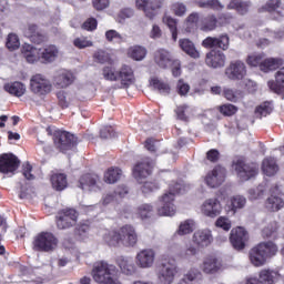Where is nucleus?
Here are the masks:
<instances>
[{
    "label": "nucleus",
    "mask_w": 284,
    "mask_h": 284,
    "mask_svg": "<svg viewBox=\"0 0 284 284\" xmlns=\"http://www.w3.org/2000/svg\"><path fill=\"white\" fill-rule=\"evenodd\" d=\"M93 61L95 63H110L102 68V77L105 81H118L121 88H130L134 83V70L128 64H122V67L116 70L112 63V55L105 50L99 49L93 53Z\"/></svg>",
    "instance_id": "f257e3e1"
},
{
    "label": "nucleus",
    "mask_w": 284,
    "mask_h": 284,
    "mask_svg": "<svg viewBox=\"0 0 284 284\" xmlns=\"http://www.w3.org/2000/svg\"><path fill=\"white\" fill-rule=\"evenodd\" d=\"M187 190H190V185L185 183H171L169 191L158 200L156 212L159 216H174L176 214V204H174L176 194H185Z\"/></svg>",
    "instance_id": "f03ea898"
},
{
    "label": "nucleus",
    "mask_w": 284,
    "mask_h": 284,
    "mask_svg": "<svg viewBox=\"0 0 284 284\" xmlns=\"http://www.w3.org/2000/svg\"><path fill=\"white\" fill-rule=\"evenodd\" d=\"M118 274L119 268L108 262H98L91 272L93 281L99 284H121Z\"/></svg>",
    "instance_id": "7ed1b4c3"
},
{
    "label": "nucleus",
    "mask_w": 284,
    "mask_h": 284,
    "mask_svg": "<svg viewBox=\"0 0 284 284\" xmlns=\"http://www.w3.org/2000/svg\"><path fill=\"white\" fill-rule=\"evenodd\" d=\"M277 253L278 246L274 242H264L250 251L248 258L254 267H263L267 263V258L276 256Z\"/></svg>",
    "instance_id": "20e7f679"
},
{
    "label": "nucleus",
    "mask_w": 284,
    "mask_h": 284,
    "mask_svg": "<svg viewBox=\"0 0 284 284\" xmlns=\"http://www.w3.org/2000/svg\"><path fill=\"white\" fill-rule=\"evenodd\" d=\"M180 268L176 262L169 260L162 262L156 270V284H173L179 275Z\"/></svg>",
    "instance_id": "39448f33"
},
{
    "label": "nucleus",
    "mask_w": 284,
    "mask_h": 284,
    "mask_svg": "<svg viewBox=\"0 0 284 284\" xmlns=\"http://www.w3.org/2000/svg\"><path fill=\"white\" fill-rule=\"evenodd\" d=\"M32 245L36 252H54L59 247V239L51 232H41L34 236Z\"/></svg>",
    "instance_id": "423d86ee"
},
{
    "label": "nucleus",
    "mask_w": 284,
    "mask_h": 284,
    "mask_svg": "<svg viewBox=\"0 0 284 284\" xmlns=\"http://www.w3.org/2000/svg\"><path fill=\"white\" fill-rule=\"evenodd\" d=\"M283 61L280 59L268 58L263 61V55L261 54H251L247 58V64L256 68L260 65L262 72H272V70H278Z\"/></svg>",
    "instance_id": "0eeeda50"
},
{
    "label": "nucleus",
    "mask_w": 284,
    "mask_h": 284,
    "mask_svg": "<svg viewBox=\"0 0 284 284\" xmlns=\"http://www.w3.org/2000/svg\"><path fill=\"white\" fill-rule=\"evenodd\" d=\"M264 207L266 212H281L283 210L284 199L278 184H274L270 189V195L264 202Z\"/></svg>",
    "instance_id": "6e6552de"
},
{
    "label": "nucleus",
    "mask_w": 284,
    "mask_h": 284,
    "mask_svg": "<svg viewBox=\"0 0 284 284\" xmlns=\"http://www.w3.org/2000/svg\"><path fill=\"white\" fill-rule=\"evenodd\" d=\"M30 90L38 97H45L52 92V82L41 73H37L30 79Z\"/></svg>",
    "instance_id": "1a4fd4ad"
},
{
    "label": "nucleus",
    "mask_w": 284,
    "mask_h": 284,
    "mask_svg": "<svg viewBox=\"0 0 284 284\" xmlns=\"http://www.w3.org/2000/svg\"><path fill=\"white\" fill-rule=\"evenodd\" d=\"M233 168L241 181H250V179L258 176V164L256 163L247 164L243 160H237L234 162Z\"/></svg>",
    "instance_id": "9d476101"
},
{
    "label": "nucleus",
    "mask_w": 284,
    "mask_h": 284,
    "mask_svg": "<svg viewBox=\"0 0 284 284\" xmlns=\"http://www.w3.org/2000/svg\"><path fill=\"white\" fill-rule=\"evenodd\" d=\"M54 145L60 152H68L77 144V136L68 131L58 130L54 132Z\"/></svg>",
    "instance_id": "9b49d317"
},
{
    "label": "nucleus",
    "mask_w": 284,
    "mask_h": 284,
    "mask_svg": "<svg viewBox=\"0 0 284 284\" xmlns=\"http://www.w3.org/2000/svg\"><path fill=\"white\" fill-rule=\"evenodd\" d=\"M79 213L74 209H64L58 213L57 227L58 230H70L77 225Z\"/></svg>",
    "instance_id": "f8f14e48"
},
{
    "label": "nucleus",
    "mask_w": 284,
    "mask_h": 284,
    "mask_svg": "<svg viewBox=\"0 0 284 284\" xmlns=\"http://www.w3.org/2000/svg\"><path fill=\"white\" fill-rule=\"evenodd\" d=\"M156 263V251L154 248H144L136 253L135 265L140 270H151Z\"/></svg>",
    "instance_id": "ddd939ff"
},
{
    "label": "nucleus",
    "mask_w": 284,
    "mask_h": 284,
    "mask_svg": "<svg viewBox=\"0 0 284 284\" xmlns=\"http://www.w3.org/2000/svg\"><path fill=\"white\" fill-rule=\"evenodd\" d=\"M247 75V67L241 60L231 61L229 68L225 69V77L230 81H243Z\"/></svg>",
    "instance_id": "4468645a"
},
{
    "label": "nucleus",
    "mask_w": 284,
    "mask_h": 284,
    "mask_svg": "<svg viewBox=\"0 0 284 284\" xmlns=\"http://www.w3.org/2000/svg\"><path fill=\"white\" fill-rule=\"evenodd\" d=\"M227 171L223 166H215L204 176V183L207 187L216 189L221 187L225 183V176Z\"/></svg>",
    "instance_id": "2eb2a0df"
},
{
    "label": "nucleus",
    "mask_w": 284,
    "mask_h": 284,
    "mask_svg": "<svg viewBox=\"0 0 284 284\" xmlns=\"http://www.w3.org/2000/svg\"><path fill=\"white\" fill-rule=\"evenodd\" d=\"M201 213L209 219H216L223 212V205L216 197L206 199L201 207Z\"/></svg>",
    "instance_id": "dca6fc26"
},
{
    "label": "nucleus",
    "mask_w": 284,
    "mask_h": 284,
    "mask_svg": "<svg viewBox=\"0 0 284 284\" xmlns=\"http://www.w3.org/2000/svg\"><path fill=\"white\" fill-rule=\"evenodd\" d=\"M120 234V244L124 247H134L139 242L136 230L132 225H124L118 230Z\"/></svg>",
    "instance_id": "f3484780"
},
{
    "label": "nucleus",
    "mask_w": 284,
    "mask_h": 284,
    "mask_svg": "<svg viewBox=\"0 0 284 284\" xmlns=\"http://www.w3.org/2000/svg\"><path fill=\"white\" fill-rule=\"evenodd\" d=\"M138 10H143L148 19H153L158 14L159 10L163 7L161 0H135Z\"/></svg>",
    "instance_id": "a211bd4d"
},
{
    "label": "nucleus",
    "mask_w": 284,
    "mask_h": 284,
    "mask_svg": "<svg viewBox=\"0 0 284 284\" xmlns=\"http://www.w3.org/2000/svg\"><path fill=\"white\" fill-rule=\"evenodd\" d=\"M21 165L19 158L12 153H4L0 156V172L2 174H10L17 172Z\"/></svg>",
    "instance_id": "6ab92c4d"
},
{
    "label": "nucleus",
    "mask_w": 284,
    "mask_h": 284,
    "mask_svg": "<svg viewBox=\"0 0 284 284\" xmlns=\"http://www.w3.org/2000/svg\"><path fill=\"white\" fill-rule=\"evenodd\" d=\"M52 83L57 90H65L74 83V74L68 70H59L52 78Z\"/></svg>",
    "instance_id": "aec40b11"
},
{
    "label": "nucleus",
    "mask_w": 284,
    "mask_h": 284,
    "mask_svg": "<svg viewBox=\"0 0 284 284\" xmlns=\"http://www.w3.org/2000/svg\"><path fill=\"white\" fill-rule=\"evenodd\" d=\"M202 47L206 49L220 48V50H229L230 48V36L226 33L220 37H207L202 41Z\"/></svg>",
    "instance_id": "412c9836"
},
{
    "label": "nucleus",
    "mask_w": 284,
    "mask_h": 284,
    "mask_svg": "<svg viewBox=\"0 0 284 284\" xmlns=\"http://www.w3.org/2000/svg\"><path fill=\"white\" fill-rule=\"evenodd\" d=\"M248 239L247 231L241 226L231 231L230 241L234 250H245V243Z\"/></svg>",
    "instance_id": "4be33fe9"
},
{
    "label": "nucleus",
    "mask_w": 284,
    "mask_h": 284,
    "mask_svg": "<svg viewBox=\"0 0 284 284\" xmlns=\"http://www.w3.org/2000/svg\"><path fill=\"white\" fill-rule=\"evenodd\" d=\"M225 61H227V58L220 50H211L206 53L205 63L209 68H225Z\"/></svg>",
    "instance_id": "5701e85b"
},
{
    "label": "nucleus",
    "mask_w": 284,
    "mask_h": 284,
    "mask_svg": "<svg viewBox=\"0 0 284 284\" xmlns=\"http://www.w3.org/2000/svg\"><path fill=\"white\" fill-rule=\"evenodd\" d=\"M59 47L54 44H45L44 47L40 48V59L41 63H54L59 59Z\"/></svg>",
    "instance_id": "b1692460"
},
{
    "label": "nucleus",
    "mask_w": 284,
    "mask_h": 284,
    "mask_svg": "<svg viewBox=\"0 0 284 284\" xmlns=\"http://www.w3.org/2000/svg\"><path fill=\"white\" fill-rule=\"evenodd\" d=\"M192 241L197 247H209V245H212L214 237H212V231L202 229L194 232Z\"/></svg>",
    "instance_id": "393cba45"
},
{
    "label": "nucleus",
    "mask_w": 284,
    "mask_h": 284,
    "mask_svg": "<svg viewBox=\"0 0 284 284\" xmlns=\"http://www.w3.org/2000/svg\"><path fill=\"white\" fill-rule=\"evenodd\" d=\"M132 174L138 183H143L152 174V164L150 162H140L133 166Z\"/></svg>",
    "instance_id": "a878e982"
},
{
    "label": "nucleus",
    "mask_w": 284,
    "mask_h": 284,
    "mask_svg": "<svg viewBox=\"0 0 284 284\" xmlns=\"http://www.w3.org/2000/svg\"><path fill=\"white\" fill-rule=\"evenodd\" d=\"M178 284H203V273L197 267H191L183 274Z\"/></svg>",
    "instance_id": "bb28decb"
},
{
    "label": "nucleus",
    "mask_w": 284,
    "mask_h": 284,
    "mask_svg": "<svg viewBox=\"0 0 284 284\" xmlns=\"http://www.w3.org/2000/svg\"><path fill=\"white\" fill-rule=\"evenodd\" d=\"M115 263L125 276H134L136 274V264H134L132 257L120 255L116 257Z\"/></svg>",
    "instance_id": "cd10ccee"
},
{
    "label": "nucleus",
    "mask_w": 284,
    "mask_h": 284,
    "mask_svg": "<svg viewBox=\"0 0 284 284\" xmlns=\"http://www.w3.org/2000/svg\"><path fill=\"white\" fill-rule=\"evenodd\" d=\"M99 176L92 174H85L80 178L79 187L81 190H89L90 192H97L99 190Z\"/></svg>",
    "instance_id": "c85d7f7f"
},
{
    "label": "nucleus",
    "mask_w": 284,
    "mask_h": 284,
    "mask_svg": "<svg viewBox=\"0 0 284 284\" xmlns=\"http://www.w3.org/2000/svg\"><path fill=\"white\" fill-rule=\"evenodd\" d=\"M154 62L159 68L165 70L172 65V53L165 49H159L154 52Z\"/></svg>",
    "instance_id": "c756f323"
},
{
    "label": "nucleus",
    "mask_w": 284,
    "mask_h": 284,
    "mask_svg": "<svg viewBox=\"0 0 284 284\" xmlns=\"http://www.w3.org/2000/svg\"><path fill=\"white\" fill-rule=\"evenodd\" d=\"M22 54L28 63H41V49L33 47L32 44H24L22 47Z\"/></svg>",
    "instance_id": "7c9ffc66"
},
{
    "label": "nucleus",
    "mask_w": 284,
    "mask_h": 284,
    "mask_svg": "<svg viewBox=\"0 0 284 284\" xmlns=\"http://www.w3.org/2000/svg\"><path fill=\"white\" fill-rule=\"evenodd\" d=\"M262 174L264 176H276L278 174V164H276V160L274 158H265L262 162Z\"/></svg>",
    "instance_id": "2f4dec72"
},
{
    "label": "nucleus",
    "mask_w": 284,
    "mask_h": 284,
    "mask_svg": "<svg viewBox=\"0 0 284 284\" xmlns=\"http://www.w3.org/2000/svg\"><path fill=\"white\" fill-rule=\"evenodd\" d=\"M271 12L272 14H276L274 19H278V17H284V7H281V0H268L266 4L260 8L258 12Z\"/></svg>",
    "instance_id": "473e14b6"
},
{
    "label": "nucleus",
    "mask_w": 284,
    "mask_h": 284,
    "mask_svg": "<svg viewBox=\"0 0 284 284\" xmlns=\"http://www.w3.org/2000/svg\"><path fill=\"white\" fill-rule=\"evenodd\" d=\"M201 270L204 274H216L221 270V263L214 256H207L203 260Z\"/></svg>",
    "instance_id": "72a5a7b5"
},
{
    "label": "nucleus",
    "mask_w": 284,
    "mask_h": 284,
    "mask_svg": "<svg viewBox=\"0 0 284 284\" xmlns=\"http://www.w3.org/2000/svg\"><path fill=\"white\" fill-rule=\"evenodd\" d=\"M24 37L30 39L32 43H41L43 41V34L41 33V30H39V26L34 23H29L24 30H23Z\"/></svg>",
    "instance_id": "f704fd0d"
},
{
    "label": "nucleus",
    "mask_w": 284,
    "mask_h": 284,
    "mask_svg": "<svg viewBox=\"0 0 284 284\" xmlns=\"http://www.w3.org/2000/svg\"><path fill=\"white\" fill-rule=\"evenodd\" d=\"M275 80H276V82L268 81L267 85H268L270 90L275 92V94H282V97H284V85L283 84H278V83H284V67L281 68L275 73Z\"/></svg>",
    "instance_id": "c9c22d12"
},
{
    "label": "nucleus",
    "mask_w": 284,
    "mask_h": 284,
    "mask_svg": "<svg viewBox=\"0 0 284 284\" xmlns=\"http://www.w3.org/2000/svg\"><path fill=\"white\" fill-rule=\"evenodd\" d=\"M258 278L262 284H275L281 280V273L274 270H262L258 273Z\"/></svg>",
    "instance_id": "e433bc0d"
},
{
    "label": "nucleus",
    "mask_w": 284,
    "mask_h": 284,
    "mask_svg": "<svg viewBox=\"0 0 284 284\" xmlns=\"http://www.w3.org/2000/svg\"><path fill=\"white\" fill-rule=\"evenodd\" d=\"M179 47L181 48L182 51L185 52V54H187L192 59L201 58V53L199 52V50H196L194 42H192L190 39H180Z\"/></svg>",
    "instance_id": "4c0bfd02"
},
{
    "label": "nucleus",
    "mask_w": 284,
    "mask_h": 284,
    "mask_svg": "<svg viewBox=\"0 0 284 284\" xmlns=\"http://www.w3.org/2000/svg\"><path fill=\"white\" fill-rule=\"evenodd\" d=\"M248 201H261V199L265 197L267 194V183L263 182L254 189H250L248 192Z\"/></svg>",
    "instance_id": "58836bf2"
},
{
    "label": "nucleus",
    "mask_w": 284,
    "mask_h": 284,
    "mask_svg": "<svg viewBox=\"0 0 284 284\" xmlns=\"http://www.w3.org/2000/svg\"><path fill=\"white\" fill-rule=\"evenodd\" d=\"M102 239L109 247H119L121 245L119 231H105Z\"/></svg>",
    "instance_id": "ea45409f"
},
{
    "label": "nucleus",
    "mask_w": 284,
    "mask_h": 284,
    "mask_svg": "<svg viewBox=\"0 0 284 284\" xmlns=\"http://www.w3.org/2000/svg\"><path fill=\"white\" fill-rule=\"evenodd\" d=\"M51 185L58 192H62L68 187V175L64 173H55L51 175Z\"/></svg>",
    "instance_id": "a19ab883"
},
{
    "label": "nucleus",
    "mask_w": 284,
    "mask_h": 284,
    "mask_svg": "<svg viewBox=\"0 0 284 284\" xmlns=\"http://www.w3.org/2000/svg\"><path fill=\"white\" fill-rule=\"evenodd\" d=\"M194 230H196V222L192 219H189L180 223L175 234L179 236H187V234H192Z\"/></svg>",
    "instance_id": "79ce46f5"
},
{
    "label": "nucleus",
    "mask_w": 284,
    "mask_h": 284,
    "mask_svg": "<svg viewBox=\"0 0 284 284\" xmlns=\"http://www.w3.org/2000/svg\"><path fill=\"white\" fill-rule=\"evenodd\" d=\"M4 90L12 97H23L26 94V84L21 82H12L4 84Z\"/></svg>",
    "instance_id": "37998d69"
},
{
    "label": "nucleus",
    "mask_w": 284,
    "mask_h": 284,
    "mask_svg": "<svg viewBox=\"0 0 284 284\" xmlns=\"http://www.w3.org/2000/svg\"><path fill=\"white\" fill-rule=\"evenodd\" d=\"M146 54H148V50L145 49V47H141V45H133V47H130L128 50V57L130 59H133V61H143Z\"/></svg>",
    "instance_id": "c03bdc74"
},
{
    "label": "nucleus",
    "mask_w": 284,
    "mask_h": 284,
    "mask_svg": "<svg viewBox=\"0 0 284 284\" xmlns=\"http://www.w3.org/2000/svg\"><path fill=\"white\" fill-rule=\"evenodd\" d=\"M123 176V171L119 168L111 166L104 172V182L112 184L116 183Z\"/></svg>",
    "instance_id": "a18cd8bd"
},
{
    "label": "nucleus",
    "mask_w": 284,
    "mask_h": 284,
    "mask_svg": "<svg viewBox=\"0 0 284 284\" xmlns=\"http://www.w3.org/2000/svg\"><path fill=\"white\" fill-rule=\"evenodd\" d=\"M222 95L226 101H231V103H237V101H241L243 99V92L241 90L231 89V88H224L222 91Z\"/></svg>",
    "instance_id": "49530a36"
},
{
    "label": "nucleus",
    "mask_w": 284,
    "mask_h": 284,
    "mask_svg": "<svg viewBox=\"0 0 284 284\" xmlns=\"http://www.w3.org/2000/svg\"><path fill=\"white\" fill-rule=\"evenodd\" d=\"M175 114L180 121H190V118L194 114V109L187 104H183L176 108Z\"/></svg>",
    "instance_id": "de8ad7c7"
},
{
    "label": "nucleus",
    "mask_w": 284,
    "mask_h": 284,
    "mask_svg": "<svg viewBox=\"0 0 284 284\" xmlns=\"http://www.w3.org/2000/svg\"><path fill=\"white\" fill-rule=\"evenodd\" d=\"M135 214L140 219H142V221L145 219H150L154 214V206L152 204H148V203L140 204L136 207Z\"/></svg>",
    "instance_id": "09e8293b"
},
{
    "label": "nucleus",
    "mask_w": 284,
    "mask_h": 284,
    "mask_svg": "<svg viewBox=\"0 0 284 284\" xmlns=\"http://www.w3.org/2000/svg\"><path fill=\"white\" fill-rule=\"evenodd\" d=\"M231 212L236 214L237 210H243L247 205V199L243 195H234L230 199Z\"/></svg>",
    "instance_id": "8fccbe9b"
},
{
    "label": "nucleus",
    "mask_w": 284,
    "mask_h": 284,
    "mask_svg": "<svg viewBox=\"0 0 284 284\" xmlns=\"http://www.w3.org/2000/svg\"><path fill=\"white\" fill-rule=\"evenodd\" d=\"M229 10H236L239 14H247L250 12V3L248 2H241V0H232L227 4Z\"/></svg>",
    "instance_id": "3c124183"
},
{
    "label": "nucleus",
    "mask_w": 284,
    "mask_h": 284,
    "mask_svg": "<svg viewBox=\"0 0 284 284\" xmlns=\"http://www.w3.org/2000/svg\"><path fill=\"white\" fill-rule=\"evenodd\" d=\"M163 23H165V26H168V28L172 34L173 41H176L179 39V30L176 29V19L172 18L169 14H164Z\"/></svg>",
    "instance_id": "603ef678"
},
{
    "label": "nucleus",
    "mask_w": 284,
    "mask_h": 284,
    "mask_svg": "<svg viewBox=\"0 0 284 284\" xmlns=\"http://www.w3.org/2000/svg\"><path fill=\"white\" fill-rule=\"evenodd\" d=\"M105 39L109 43H116L118 45L125 43V38L114 29L105 31Z\"/></svg>",
    "instance_id": "864d4df0"
},
{
    "label": "nucleus",
    "mask_w": 284,
    "mask_h": 284,
    "mask_svg": "<svg viewBox=\"0 0 284 284\" xmlns=\"http://www.w3.org/2000/svg\"><path fill=\"white\" fill-rule=\"evenodd\" d=\"M151 88L153 90H159L160 94H169L170 93V85L165 82H161L159 78H152L150 81Z\"/></svg>",
    "instance_id": "5fc2aeb1"
},
{
    "label": "nucleus",
    "mask_w": 284,
    "mask_h": 284,
    "mask_svg": "<svg viewBox=\"0 0 284 284\" xmlns=\"http://www.w3.org/2000/svg\"><path fill=\"white\" fill-rule=\"evenodd\" d=\"M216 23H219L216 16H207L202 23L201 30L203 32H212V30H216Z\"/></svg>",
    "instance_id": "6e6d98bb"
},
{
    "label": "nucleus",
    "mask_w": 284,
    "mask_h": 284,
    "mask_svg": "<svg viewBox=\"0 0 284 284\" xmlns=\"http://www.w3.org/2000/svg\"><path fill=\"white\" fill-rule=\"evenodd\" d=\"M273 110L274 103L266 101L256 108L255 114H257V116H267V114H272Z\"/></svg>",
    "instance_id": "4d7b16f0"
},
{
    "label": "nucleus",
    "mask_w": 284,
    "mask_h": 284,
    "mask_svg": "<svg viewBox=\"0 0 284 284\" xmlns=\"http://www.w3.org/2000/svg\"><path fill=\"white\" fill-rule=\"evenodd\" d=\"M196 254H199V248H196L194 244H187L185 250L180 253V257L183 258V261H191Z\"/></svg>",
    "instance_id": "13d9d810"
},
{
    "label": "nucleus",
    "mask_w": 284,
    "mask_h": 284,
    "mask_svg": "<svg viewBox=\"0 0 284 284\" xmlns=\"http://www.w3.org/2000/svg\"><path fill=\"white\" fill-rule=\"evenodd\" d=\"M199 19H200V16L197 12H193L189 14V17L185 20L187 32H192V30L196 29V26H199Z\"/></svg>",
    "instance_id": "bf43d9fd"
},
{
    "label": "nucleus",
    "mask_w": 284,
    "mask_h": 284,
    "mask_svg": "<svg viewBox=\"0 0 284 284\" xmlns=\"http://www.w3.org/2000/svg\"><path fill=\"white\" fill-rule=\"evenodd\" d=\"M141 191L143 194H152V192H156L158 190H161V185H159V182H152L146 181L142 182Z\"/></svg>",
    "instance_id": "052dcab7"
},
{
    "label": "nucleus",
    "mask_w": 284,
    "mask_h": 284,
    "mask_svg": "<svg viewBox=\"0 0 284 284\" xmlns=\"http://www.w3.org/2000/svg\"><path fill=\"white\" fill-rule=\"evenodd\" d=\"M21 42L19 41V36L10 33L7 38L8 50H19Z\"/></svg>",
    "instance_id": "680f3d73"
},
{
    "label": "nucleus",
    "mask_w": 284,
    "mask_h": 284,
    "mask_svg": "<svg viewBox=\"0 0 284 284\" xmlns=\"http://www.w3.org/2000/svg\"><path fill=\"white\" fill-rule=\"evenodd\" d=\"M73 45L79 50H83L85 48H92L93 43L91 40H88V38L80 37L73 40Z\"/></svg>",
    "instance_id": "e2e57ef3"
},
{
    "label": "nucleus",
    "mask_w": 284,
    "mask_h": 284,
    "mask_svg": "<svg viewBox=\"0 0 284 284\" xmlns=\"http://www.w3.org/2000/svg\"><path fill=\"white\" fill-rule=\"evenodd\" d=\"M220 112L224 116H233V114L239 112V108H236L234 104L226 103L220 106Z\"/></svg>",
    "instance_id": "0e129e2a"
},
{
    "label": "nucleus",
    "mask_w": 284,
    "mask_h": 284,
    "mask_svg": "<svg viewBox=\"0 0 284 284\" xmlns=\"http://www.w3.org/2000/svg\"><path fill=\"white\" fill-rule=\"evenodd\" d=\"M278 230V223L276 221H272L270 224H267L263 230H262V235L264 239H270L274 232Z\"/></svg>",
    "instance_id": "69168bd1"
},
{
    "label": "nucleus",
    "mask_w": 284,
    "mask_h": 284,
    "mask_svg": "<svg viewBox=\"0 0 284 284\" xmlns=\"http://www.w3.org/2000/svg\"><path fill=\"white\" fill-rule=\"evenodd\" d=\"M176 92L180 94V97H187V93L190 92L189 83L183 79H180L176 83Z\"/></svg>",
    "instance_id": "338daca9"
},
{
    "label": "nucleus",
    "mask_w": 284,
    "mask_h": 284,
    "mask_svg": "<svg viewBox=\"0 0 284 284\" xmlns=\"http://www.w3.org/2000/svg\"><path fill=\"white\" fill-rule=\"evenodd\" d=\"M22 175L24 176V179H27V181H34L36 176L34 173H32V164L27 162L24 164H22V169H21Z\"/></svg>",
    "instance_id": "774afa93"
}]
</instances>
